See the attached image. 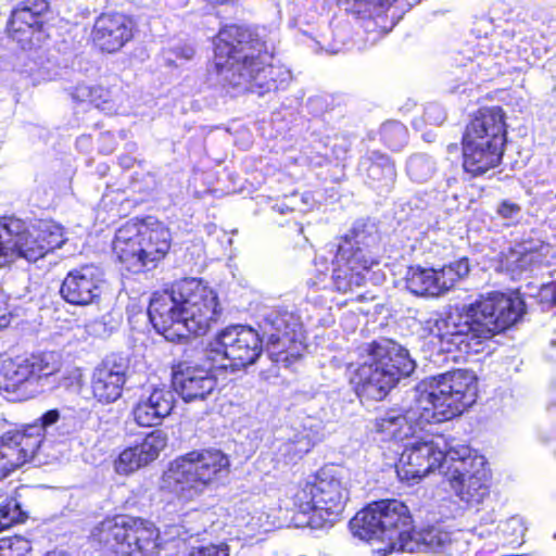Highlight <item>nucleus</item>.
I'll list each match as a JSON object with an SVG mask.
<instances>
[{
	"mask_svg": "<svg viewBox=\"0 0 556 556\" xmlns=\"http://www.w3.org/2000/svg\"><path fill=\"white\" fill-rule=\"evenodd\" d=\"M477 400V378L472 371L458 369L420 381L409 393L401 413L387 412L375 421L382 440L403 441L417 427L442 422L460 415Z\"/></svg>",
	"mask_w": 556,
	"mask_h": 556,
	"instance_id": "1",
	"label": "nucleus"
},
{
	"mask_svg": "<svg viewBox=\"0 0 556 556\" xmlns=\"http://www.w3.org/2000/svg\"><path fill=\"white\" fill-rule=\"evenodd\" d=\"M523 313L518 295L492 292L445 316L430 317L426 328L446 352L477 353L482 341L513 326Z\"/></svg>",
	"mask_w": 556,
	"mask_h": 556,
	"instance_id": "2",
	"label": "nucleus"
},
{
	"mask_svg": "<svg viewBox=\"0 0 556 556\" xmlns=\"http://www.w3.org/2000/svg\"><path fill=\"white\" fill-rule=\"evenodd\" d=\"M215 67L222 80L238 92L260 97L275 91L289 78L282 67L274 66V45L255 38L237 25L223 28L214 42Z\"/></svg>",
	"mask_w": 556,
	"mask_h": 556,
	"instance_id": "3",
	"label": "nucleus"
},
{
	"mask_svg": "<svg viewBox=\"0 0 556 556\" xmlns=\"http://www.w3.org/2000/svg\"><path fill=\"white\" fill-rule=\"evenodd\" d=\"M354 536L367 542H379L383 547L378 553L393 552L452 553V534L441 527H429L414 531L408 507L397 500H381L368 504L350 521Z\"/></svg>",
	"mask_w": 556,
	"mask_h": 556,
	"instance_id": "4",
	"label": "nucleus"
},
{
	"mask_svg": "<svg viewBox=\"0 0 556 556\" xmlns=\"http://www.w3.org/2000/svg\"><path fill=\"white\" fill-rule=\"evenodd\" d=\"M149 318L167 341L205 334L222 314L217 294L198 279H184L170 290L154 293Z\"/></svg>",
	"mask_w": 556,
	"mask_h": 556,
	"instance_id": "5",
	"label": "nucleus"
},
{
	"mask_svg": "<svg viewBox=\"0 0 556 556\" xmlns=\"http://www.w3.org/2000/svg\"><path fill=\"white\" fill-rule=\"evenodd\" d=\"M362 357L351 376V383L361 399H384L402 378L409 377L416 369L409 352L388 339L363 346Z\"/></svg>",
	"mask_w": 556,
	"mask_h": 556,
	"instance_id": "6",
	"label": "nucleus"
},
{
	"mask_svg": "<svg viewBox=\"0 0 556 556\" xmlns=\"http://www.w3.org/2000/svg\"><path fill=\"white\" fill-rule=\"evenodd\" d=\"M506 142V124L498 106L481 109L463 137V167L472 177L496 167Z\"/></svg>",
	"mask_w": 556,
	"mask_h": 556,
	"instance_id": "7",
	"label": "nucleus"
},
{
	"mask_svg": "<svg viewBox=\"0 0 556 556\" xmlns=\"http://www.w3.org/2000/svg\"><path fill=\"white\" fill-rule=\"evenodd\" d=\"M65 242L63 228L52 220L27 225L15 217L0 218V268L17 258L36 262Z\"/></svg>",
	"mask_w": 556,
	"mask_h": 556,
	"instance_id": "8",
	"label": "nucleus"
},
{
	"mask_svg": "<svg viewBox=\"0 0 556 556\" xmlns=\"http://www.w3.org/2000/svg\"><path fill=\"white\" fill-rule=\"evenodd\" d=\"M349 492L342 469L323 467L312 481H307L294 495V504L303 514L313 513L307 525L312 528L333 523L343 513Z\"/></svg>",
	"mask_w": 556,
	"mask_h": 556,
	"instance_id": "9",
	"label": "nucleus"
},
{
	"mask_svg": "<svg viewBox=\"0 0 556 556\" xmlns=\"http://www.w3.org/2000/svg\"><path fill=\"white\" fill-rule=\"evenodd\" d=\"M378 236L374 226L358 222L339 244L333 261L332 282L337 291L346 293L364 285L365 274L377 264L374 249Z\"/></svg>",
	"mask_w": 556,
	"mask_h": 556,
	"instance_id": "10",
	"label": "nucleus"
},
{
	"mask_svg": "<svg viewBox=\"0 0 556 556\" xmlns=\"http://www.w3.org/2000/svg\"><path fill=\"white\" fill-rule=\"evenodd\" d=\"M100 541L116 556H169L176 541L163 542L153 523L119 516L102 523Z\"/></svg>",
	"mask_w": 556,
	"mask_h": 556,
	"instance_id": "11",
	"label": "nucleus"
},
{
	"mask_svg": "<svg viewBox=\"0 0 556 556\" xmlns=\"http://www.w3.org/2000/svg\"><path fill=\"white\" fill-rule=\"evenodd\" d=\"M229 466L228 456L220 450L192 451L175 459L167 475L168 479L174 481L178 495L191 501L225 477Z\"/></svg>",
	"mask_w": 556,
	"mask_h": 556,
	"instance_id": "12",
	"label": "nucleus"
},
{
	"mask_svg": "<svg viewBox=\"0 0 556 556\" xmlns=\"http://www.w3.org/2000/svg\"><path fill=\"white\" fill-rule=\"evenodd\" d=\"M451 464L443 470L455 494L469 506L481 504L490 494L485 458L462 444L450 452Z\"/></svg>",
	"mask_w": 556,
	"mask_h": 556,
	"instance_id": "13",
	"label": "nucleus"
},
{
	"mask_svg": "<svg viewBox=\"0 0 556 556\" xmlns=\"http://www.w3.org/2000/svg\"><path fill=\"white\" fill-rule=\"evenodd\" d=\"M462 444L455 438L442 434L415 439L401 453L396 473L401 480L418 482L435 468L446 469L451 464L450 452Z\"/></svg>",
	"mask_w": 556,
	"mask_h": 556,
	"instance_id": "14",
	"label": "nucleus"
},
{
	"mask_svg": "<svg viewBox=\"0 0 556 556\" xmlns=\"http://www.w3.org/2000/svg\"><path fill=\"white\" fill-rule=\"evenodd\" d=\"M59 368L54 353L5 361L0 371V390L14 395V400L18 401L33 397Z\"/></svg>",
	"mask_w": 556,
	"mask_h": 556,
	"instance_id": "15",
	"label": "nucleus"
},
{
	"mask_svg": "<svg viewBox=\"0 0 556 556\" xmlns=\"http://www.w3.org/2000/svg\"><path fill=\"white\" fill-rule=\"evenodd\" d=\"M262 328L267 337V352L274 363L290 366L300 352L296 346L301 324L299 317L283 308L269 311L263 319Z\"/></svg>",
	"mask_w": 556,
	"mask_h": 556,
	"instance_id": "16",
	"label": "nucleus"
},
{
	"mask_svg": "<svg viewBox=\"0 0 556 556\" xmlns=\"http://www.w3.org/2000/svg\"><path fill=\"white\" fill-rule=\"evenodd\" d=\"M212 352L229 361V364H220V367L237 370L255 363L262 353V341L254 329L231 326L218 333Z\"/></svg>",
	"mask_w": 556,
	"mask_h": 556,
	"instance_id": "17",
	"label": "nucleus"
},
{
	"mask_svg": "<svg viewBox=\"0 0 556 556\" xmlns=\"http://www.w3.org/2000/svg\"><path fill=\"white\" fill-rule=\"evenodd\" d=\"M469 271L468 258H460L440 269L409 267L405 277L406 288L419 296H440L467 277Z\"/></svg>",
	"mask_w": 556,
	"mask_h": 556,
	"instance_id": "18",
	"label": "nucleus"
},
{
	"mask_svg": "<svg viewBox=\"0 0 556 556\" xmlns=\"http://www.w3.org/2000/svg\"><path fill=\"white\" fill-rule=\"evenodd\" d=\"M48 10L46 0H24L12 11L8 33L23 50L39 47L45 40L43 16Z\"/></svg>",
	"mask_w": 556,
	"mask_h": 556,
	"instance_id": "19",
	"label": "nucleus"
},
{
	"mask_svg": "<svg viewBox=\"0 0 556 556\" xmlns=\"http://www.w3.org/2000/svg\"><path fill=\"white\" fill-rule=\"evenodd\" d=\"M103 285V270L93 264H87L68 271L61 285L60 294L72 305L86 306L100 298Z\"/></svg>",
	"mask_w": 556,
	"mask_h": 556,
	"instance_id": "20",
	"label": "nucleus"
},
{
	"mask_svg": "<svg viewBox=\"0 0 556 556\" xmlns=\"http://www.w3.org/2000/svg\"><path fill=\"white\" fill-rule=\"evenodd\" d=\"M39 428L7 432L0 438V480L29 462L41 445Z\"/></svg>",
	"mask_w": 556,
	"mask_h": 556,
	"instance_id": "21",
	"label": "nucleus"
},
{
	"mask_svg": "<svg viewBox=\"0 0 556 556\" xmlns=\"http://www.w3.org/2000/svg\"><path fill=\"white\" fill-rule=\"evenodd\" d=\"M134 30L135 22L126 14L102 13L94 21L91 38L101 51L115 53L132 39Z\"/></svg>",
	"mask_w": 556,
	"mask_h": 556,
	"instance_id": "22",
	"label": "nucleus"
},
{
	"mask_svg": "<svg viewBox=\"0 0 556 556\" xmlns=\"http://www.w3.org/2000/svg\"><path fill=\"white\" fill-rule=\"evenodd\" d=\"M128 366L123 358L104 359L92 372L91 390L94 399L102 404L117 401L127 380Z\"/></svg>",
	"mask_w": 556,
	"mask_h": 556,
	"instance_id": "23",
	"label": "nucleus"
},
{
	"mask_svg": "<svg viewBox=\"0 0 556 556\" xmlns=\"http://www.w3.org/2000/svg\"><path fill=\"white\" fill-rule=\"evenodd\" d=\"M175 391L185 402L204 401L216 388V379L208 369L179 363L173 372Z\"/></svg>",
	"mask_w": 556,
	"mask_h": 556,
	"instance_id": "24",
	"label": "nucleus"
},
{
	"mask_svg": "<svg viewBox=\"0 0 556 556\" xmlns=\"http://www.w3.org/2000/svg\"><path fill=\"white\" fill-rule=\"evenodd\" d=\"M167 445V434L163 430H153L140 444L125 448L114 460V470L118 475H130L155 460Z\"/></svg>",
	"mask_w": 556,
	"mask_h": 556,
	"instance_id": "25",
	"label": "nucleus"
},
{
	"mask_svg": "<svg viewBox=\"0 0 556 556\" xmlns=\"http://www.w3.org/2000/svg\"><path fill=\"white\" fill-rule=\"evenodd\" d=\"M137 227L142 248L144 270H150L155 268L168 253L172 241L170 232L163 223L152 217L137 222Z\"/></svg>",
	"mask_w": 556,
	"mask_h": 556,
	"instance_id": "26",
	"label": "nucleus"
},
{
	"mask_svg": "<svg viewBox=\"0 0 556 556\" xmlns=\"http://www.w3.org/2000/svg\"><path fill=\"white\" fill-rule=\"evenodd\" d=\"M174 404L173 390L167 387L155 388L140 396L132 408V416L140 427L157 426L172 413Z\"/></svg>",
	"mask_w": 556,
	"mask_h": 556,
	"instance_id": "27",
	"label": "nucleus"
},
{
	"mask_svg": "<svg viewBox=\"0 0 556 556\" xmlns=\"http://www.w3.org/2000/svg\"><path fill=\"white\" fill-rule=\"evenodd\" d=\"M112 249L119 263L127 270L135 274L144 270L137 222H127L116 230Z\"/></svg>",
	"mask_w": 556,
	"mask_h": 556,
	"instance_id": "28",
	"label": "nucleus"
},
{
	"mask_svg": "<svg viewBox=\"0 0 556 556\" xmlns=\"http://www.w3.org/2000/svg\"><path fill=\"white\" fill-rule=\"evenodd\" d=\"M359 169L366 175L367 184L379 192H389L395 184V165L388 155L379 151L364 156Z\"/></svg>",
	"mask_w": 556,
	"mask_h": 556,
	"instance_id": "29",
	"label": "nucleus"
},
{
	"mask_svg": "<svg viewBox=\"0 0 556 556\" xmlns=\"http://www.w3.org/2000/svg\"><path fill=\"white\" fill-rule=\"evenodd\" d=\"M544 250L547 251L548 247L543 243L533 248L520 245L505 255L502 266L513 276H519L525 271L532 270L534 266L543 262Z\"/></svg>",
	"mask_w": 556,
	"mask_h": 556,
	"instance_id": "30",
	"label": "nucleus"
},
{
	"mask_svg": "<svg viewBox=\"0 0 556 556\" xmlns=\"http://www.w3.org/2000/svg\"><path fill=\"white\" fill-rule=\"evenodd\" d=\"M319 429L315 430L313 435L294 432L280 443L278 452L286 462H293L301 458L316 444Z\"/></svg>",
	"mask_w": 556,
	"mask_h": 556,
	"instance_id": "31",
	"label": "nucleus"
},
{
	"mask_svg": "<svg viewBox=\"0 0 556 556\" xmlns=\"http://www.w3.org/2000/svg\"><path fill=\"white\" fill-rule=\"evenodd\" d=\"M408 176L418 182L430 179L435 172V162L427 154H414L406 164Z\"/></svg>",
	"mask_w": 556,
	"mask_h": 556,
	"instance_id": "32",
	"label": "nucleus"
},
{
	"mask_svg": "<svg viewBox=\"0 0 556 556\" xmlns=\"http://www.w3.org/2000/svg\"><path fill=\"white\" fill-rule=\"evenodd\" d=\"M381 138L392 150H401L407 142V128L400 122H387L381 126Z\"/></svg>",
	"mask_w": 556,
	"mask_h": 556,
	"instance_id": "33",
	"label": "nucleus"
},
{
	"mask_svg": "<svg viewBox=\"0 0 556 556\" xmlns=\"http://www.w3.org/2000/svg\"><path fill=\"white\" fill-rule=\"evenodd\" d=\"M391 0H343L345 11L366 17L380 14Z\"/></svg>",
	"mask_w": 556,
	"mask_h": 556,
	"instance_id": "34",
	"label": "nucleus"
},
{
	"mask_svg": "<svg viewBox=\"0 0 556 556\" xmlns=\"http://www.w3.org/2000/svg\"><path fill=\"white\" fill-rule=\"evenodd\" d=\"M495 218L506 227L516 226L523 218V211L519 203L510 200H501L495 208Z\"/></svg>",
	"mask_w": 556,
	"mask_h": 556,
	"instance_id": "35",
	"label": "nucleus"
},
{
	"mask_svg": "<svg viewBox=\"0 0 556 556\" xmlns=\"http://www.w3.org/2000/svg\"><path fill=\"white\" fill-rule=\"evenodd\" d=\"M27 517V513L22 509L21 504L15 498L9 500L0 505V532L14 523L24 522Z\"/></svg>",
	"mask_w": 556,
	"mask_h": 556,
	"instance_id": "36",
	"label": "nucleus"
},
{
	"mask_svg": "<svg viewBox=\"0 0 556 556\" xmlns=\"http://www.w3.org/2000/svg\"><path fill=\"white\" fill-rule=\"evenodd\" d=\"M31 545L23 536L3 538L0 540V553L2 556H29Z\"/></svg>",
	"mask_w": 556,
	"mask_h": 556,
	"instance_id": "37",
	"label": "nucleus"
},
{
	"mask_svg": "<svg viewBox=\"0 0 556 556\" xmlns=\"http://www.w3.org/2000/svg\"><path fill=\"white\" fill-rule=\"evenodd\" d=\"M228 546L227 545H207V546H198L191 547L185 555L182 556H228Z\"/></svg>",
	"mask_w": 556,
	"mask_h": 556,
	"instance_id": "38",
	"label": "nucleus"
},
{
	"mask_svg": "<svg viewBox=\"0 0 556 556\" xmlns=\"http://www.w3.org/2000/svg\"><path fill=\"white\" fill-rule=\"evenodd\" d=\"M60 419V413L58 409H51L45 413L40 419H38L35 424L28 425L26 428H39L38 437L42 440L46 430L54 425Z\"/></svg>",
	"mask_w": 556,
	"mask_h": 556,
	"instance_id": "39",
	"label": "nucleus"
},
{
	"mask_svg": "<svg viewBox=\"0 0 556 556\" xmlns=\"http://www.w3.org/2000/svg\"><path fill=\"white\" fill-rule=\"evenodd\" d=\"M104 89L101 87H90L86 85H78L74 92L73 97L81 102L96 101L94 93H103Z\"/></svg>",
	"mask_w": 556,
	"mask_h": 556,
	"instance_id": "40",
	"label": "nucleus"
},
{
	"mask_svg": "<svg viewBox=\"0 0 556 556\" xmlns=\"http://www.w3.org/2000/svg\"><path fill=\"white\" fill-rule=\"evenodd\" d=\"M302 426H303V431H296L299 434H311V435H313L315 430L319 429V434H318L317 441L321 440V438L324 437V433H323V430H324L323 421L316 420V419H314L312 417H307L303 421Z\"/></svg>",
	"mask_w": 556,
	"mask_h": 556,
	"instance_id": "41",
	"label": "nucleus"
},
{
	"mask_svg": "<svg viewBox=\"0 0 556 556\" xmlns=\"http://www.w3.org/2000/svg\"><path fill=\"white\" fill-rule=\"evenodd\" d=\"M425 118L431 124H441L445 119V113L441 106L430 104L426 108Z\"/></svg>",
	"mask_w": 556,
	"mask_h": 556,
	"instance_id": "42",
	"label": "nucleus"
},
{
	"mask_svg": "<svg viewBox=\"0 0 556 556\" xmlns=\"http://www.w3.org/2000/svg\"><path fill=\"white\" fill-rule=\"evenodd\" d=\"M11 315L9 312L7 296L0 293V329L7 327L10 324Z\"/></svg>",
	"mask_w": 556,
	"mask_h": 556,
	"instance_id": "43",
	"label": "nucleus"
},
{
	"mask_svg": "<svg viewBox=\"0 0 556 556\" xmlns=\"http://www.w3.org/2000/svg\"><path fill=\"white\" fill-rule=\"evenodd\" d=\"M548 294L552 295L551 298V301L556 304V285H547V286H544V288L542 289V295L544 298H547Z\"/></svg>",
	"mask_w": 556,
	"mask_h": 556,
	"instance_id": "44",
	"label": "nucleus"
},
{
	"mask_svg": "<svg viewBox=\"0 0 556 556\" xmlns=\"http://www.w3.org/2000/svg\"><path fill=\"white\" fill-rule=\"evenodd\" d=\"M105 93H106L105 91L103 93H94L96 101H89V102L94 104L97 108H100L101 106L100 100H102V98L104 97Z\"/></svg>",
	"mask_w": 556,
	"mask_h": 556,
	"instance_id": "45",
	"label": "nucleus"
},
{
	"mask_svg": "<svg viewBox=\"0 0 556 556\" xmlns=\"http://www.w3.org/2000/svg\"><path fill=\"white\" fill-rule=\"evenodd\" d=\"M193 53H194V51H193V49H192V48H186V49H184V56H185L186 59H191V58H192V55H193Z\"/></svg>",
	"mask_w": 556,
	"mask_h": 556,
	"instance_id": "46",
	"label": "nucleus"
},
{
	"mask_svg": "<svg viewBox=\"0 0 556 556\" xmlns=\"http://www.w3.org/2000/svg\"><path fill=\"white\" fill-rule=\"evenodd\" d=\"M46 556H61V555L55 554V553H49V554H47Z\"/></svg>",
	"mask_w": 556,
	"mask_h": 556,
	"instance_id": "47",
	"label": "nucleus"
},
{
	"mask_svg": "<svg viewBox=\"0 0 556 556\" xmlns=\"http://www.w3.org/2000/svg\"><path fill=\"white\" fill-rule=\"evenodd\" d=\"M299 338H301V330L299 331ZM299 341V344H302V341H300V339H298Z\"/></svg>",
	"mask_w": 556,
	"mask_h": 556,
	"instance_id": "48",
	"label": "nucleus"
},
{
	"mask_svg": "<svg viewBox=\"0 0 556 556\" xmlns=\"http://www.w3.org/2000/svg\"><path fill=\"white\" fill-rule=\"evenodd\" d=\"M0 556H2V554L0 553Z\"/></svg>",
	"mask_w": 556,
	"mask_h": 556,
	"instance_id": "49",
	"label": "nucleus"
}]
</instances>
